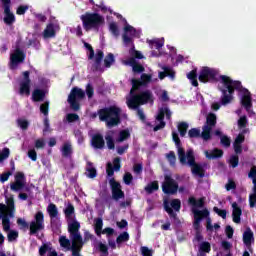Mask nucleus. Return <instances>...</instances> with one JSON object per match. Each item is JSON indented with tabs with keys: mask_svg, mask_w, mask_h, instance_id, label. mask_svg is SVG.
I'll return each instance as SVG.
<instances>
[{
	"mask_svg": "<svg viewBox=\"0 0 256 256\" xmlns=\"http://www.w3.org/2000/svg\"><path fill=\"white\" fill-rule=\"evenodd\" d=\"M164 209L166 211V213H168L170 219H173L174 222L177 225L181 224V220H179V217H177V213H175V211H181V200L179 199H173L170 202V206H169V202L164 201ZM174 209V211H173Z\"/></svg>",
	"mask_w": 256,
	"mask_h": 256,
	"instance_id": "8",
	"label": "nucleus"
},
{
	"mask_svg": "<svg viewBox=\"0 0 256 256\" xmlns=\"http://www.w3.org/2000/svg\"><path fill=\"white\" fill-rule=\"evenodd\" d=\"M121 110L120 107L116 105L104 107L99 109L97 112L91 114L92 119H97L99 117V121L106 124V127L111 129L112 127H117V125H121Z\"/></svg>",
	"mask_w": 256,
	"mask_h": 256,
	"instance_id": "3",
	"label": "nucleus"
},
{
	"mask_svg": "<svg viewBox=\"0 0 256 256\" xmlns=\"http://www.w3.org/2000/svg\"><path fill=\"white\" fill-rule=\"evenodd\" d=\"M109 31L114 37H119V26H117V23L111 22L109 24Z\"/></svg>",
	"mask_w": 256,
	"mask_h": 256,
	"instance_id": "48",
	"label": "nucleus"
},
{
	"mask_svg": "<svg viewBox=\"0 0 256 256\" xmlns=\"http://www.w3.org/2000/svg\"><path fill=\"white\" fill-rule=\"evenodd\" d=\"M243 215V210L237 204V202L232 203V219L234 223H241V216Z\"/></svg>",
	"mask_w": 256,
	"mask_h": 256,
	"instance_id": "20",
	"label": "nucleus"
},
{
	"mask_svg": "<svg viewBox=\"0 0 256 256\" xmlns=\"http://www.w3.org/2000/svg\"><path fill=\"white\" fill-rule=\"evenodd\" d=\"M188 137L190 139H199L201 137V129L199 128H192L188 131Z\"/></svg>",
	"mask_w": 256,
	"mask_h": 256,
	"instance_id": "44",
	"label": "nucleus"
},
{
	"mask_svg": "<svg viewBox=\"0 0 256 256\" xmlns=\"http://www.w3.org/2000/svg\"><path fill=\"white\" fill-rule=\"evenodd\" d=\"M251 241H253V231H251V228H248L244 233H243V243L247 247L251 245Z\"/></svg>",
	"mask_w": 256,
	"mask_h": 256,
	"instance_id": "32",
	"label": "nucleus"
},
{
	"mask_svg": "<svg viewBox=\"0 0 256 256\" xmlns=\"http://www.w3.org/2000/svg\"><path fill=\"white\" fill-rule=\"evenodd\" d=\"M94 231L98 237H101V232L103 231V219L96 218L94 220Z\"/></svg>",
	"mask_w": 256,
	"mask_h": 256,
	"instance_id": "33",
	"label": "nucleus"
},
{
	"mask_svg": "<svg viewBox=\"0 0 256 256\" xmlns=\"http://www.w3.org/2000/svg\"><path fill=\"white\" fill-rule=\"evenodd\" d=\"M188 204L191 205L192 213L194 215L193 227L195 231H200L201 221L209 217V210L206 208L203 209V207H205V197H201L197 200L195 197L191 196L188 198Z\"/></svg>",
	"mask_w": 256,
	"mask_h": 256,
	"instance_id": "4",
	"label": "nucleus"
},
{
	"mask_svg": "<svg viewBox=\"0 0 256 256\" xmlns=\"http://www.w3.org/2000/svg\"><path fill=\"white\" fill-rule=\"evenodd\" d=\"M219 79L221 85L224 87H218L219 91L222 92L220 99L221 105H229V103L233 101L235 91H242L243 95L241 98V105L246 109V111H251V107H253L251 92H249L247 88H243L241 81L233 80L227 75H220Z\"/></svg>",
	"mask_w": 256,
	"mask_h": 256,
	"instance_id": "1",
	"label": "nucleus"
},
{
	"mask_svg": "<svg viewBox=\"0 0 256 256\" xmlns=\"http://www.w3.org/2000/svg\"><path fill=\"white\" fill-rule=\"evenodd\" d=\"M45 95V90L38 88L34 89L32 92V101H34V103H41V101H45Z\"/></svg>",
	"mask_w": 256,
	"mask_h": 256,
	"instance_id": "22",
	"label": "nucleus"
},
{
	"mask_svg": "<svg viewBox=\"0 0 256 256\" xmlns=\"http://www.w3.org/2000/svg\"><path fill=\"white\" fill-rule=\"evenodd\" d=\"M129 241V233L123 232L116 238V243L119 245L120 243H125Z\"/></svg>",
	"mask_w": 256,
	"mask_h": 256,
	"instance_id": "51",
	"label": "nucleus"
},
{
	"mask_svg": "<svg viewBox=\"0 0 256 256\" xmlns=\"http://www.w3.org/2000/svg\"><path fill=\"white\" fill-rule=\"evenodd\" d=\"M2 7L4 9L3 22L11 27L17 21L15 14L11 11V0H2Z\"/></svg>",
	"mask_w": 256,
	"mask_h": 256,
	"instance_id": "12",
	"label": "nucleus"
},
{
	"mask_svg": "<svg viewBox=\"0 0 256 256\" xmlns=\"http://www.w3.org/2000/svg\"><path fill=\"white\" fill-rule=\"evenodd\" d=\"M64 215L67 221H73L75 217V206H73L71 203H68L67 207L64 209Z\"/></svg>",
	"mask_w": 256,
	"mask_h": 256,
	"instance_id": "27",
	"label": "nucleus"
},
{
	"mask_svg": "<svg viewBox=\"0 0 256 256\" xmlns=\"http://www.w3.org/2000/svg\"><path fill=\"white\" fill-rule=\"evenodd\" d=\"M151 79H153V76H151V74H146V73L141 74L140 79L133 78L131 80V83H132L131 93H133L134 91H139L141 87H147Z\"/></svg>",
	"mask_w": 256,
	"mask_h": 256,
	"instance_id": "14",
	"label": "nucleus"
},
{
	"mask_svg": "<svg viewBox=\"0 0 256 256\" xmlns=\"http://www.w3.org/2000/svg\"><path fill=\"white\" fill-rule=\"evenodd\" d=\"M70 99H85V91L79 87H73L68 96Z\"/></svg>",
	"mask_w": 256,
	"mask_h": 256,
	"instance_id": "23",
	"label": "nucleus"
},
{
	"mask_svg": "<svg viewBox=\"0 0 256 256\" xmlns=\"http://www.w3.org/2000/svg\"><path fill=\"white\" fill-rule=\"evenodd\" d=\"M47 213L50 217L51 225H54L55 219H59V209L57 205L50 203L47 207Z\"/></svg>",
	"mask_w": 256,
	"mask_h": 256,
	"instance_id": "21",
	"label": "nucleus"
},
{
	"mask_svg": "<svg viewBox=\"0 0 256 256\" xmlns=\"http://www.w3.org/2000/svg\"><path fill=\"white\" fill-rule=\"evenodd\" d=\"M115 63V56L109 53L104 59V67L109 68Z\"/></svg>",
	"mask_w": 256,
	"mask_h": 256,
	"instance_id": "43",
	"label": "nucleus"
},
{
	"mask_svg": "<svg viewBox=\"0 0 256 256\" xmlns=\"http://www.w3.org/2000/svg\"><path fill=\"white\" fill-rule=\"evenodd\" d=\"M115 171H121V158L116 157L113 160V164L108 162L106 164V174L108 177H113L115 175Z\"/></svg>",
	"mask_w": 256,
	"mask_h": 256,
	"instance_id": "17",
	"label": "nucleus"
},
{
	"mask_svg": "<svg viewBox=\"0 0 256 256\" xmlns=\"http://www.w3.org/2000/svg\"><path fill=\"white\" fill-rule=\"evenodd\" d=\"M165 77H171L173 79L175 77V72H172L169 67H165L164 72L159 73V79H164Z\"/></svg>",
	"mask_w": 256,
	"mask_h": 256,
	"instance_id": "46",
	"label": "nucleus"
},
{
	"mask_svg": "<svg viewBox=\"0 0 256 256\" xmlns=\"http://www.w3.org/2000/svg\"><path fill=\"white\" fill-rule=\"evenodd\" d=\"M172 141L175 143L178 159L181 165H189L193 175H197L200 179H203V177H205V170L201 164H197V162H195V152H193V149H189L185 153V149L181 143V138H179V134H177V132H172Z\"/></svg>",
	"mask_w": 256,
	"mask_h": 256,
	"instance_id": "2",
	"label": "nucleus"
},
{
	"mask_svg": "<svg viewBox=\"0 0 256 256\" xmlns=\"http://www.w3.org/2000/svg\"><path fill=\"white\" fill-rule=\"evenodd\" d=\"M86 171V175L89 179H95V177H97V169L95 167H88L86 168Z\"/></svg>",
	"mask_w": 256,
	"mask_h": 256,
	"instance_id": "55",
	"label": "nucleus"
},
{
	"mask_svg": "<svg viewBox=\"0 0 256 256\" xmlns=\"http://www.w3.org/2000/svg\"><path fill=\"white\" fill-rule=\"evenodd\" d=\"M27 54L21 48L16 47L14 53L10 55V69H17L21 63H25Z\"/></svg>",
	"mask_w": 256,
	"mask_h": 256,
	"instance_id": "11",
	"label": "nucleus"
},
{
	"mask_svg": "<svg viewBox=\"0 0 256 256\" xmlns=\"http://www.w3.org/2000/svg\"><path fill=\"white\" fill-rule=\"evenodd\" d=\"M123 181L125 185H129L130 183L133 182V175L129 172H126L123 176Z\"/></svg>",
	"mask_w": 256,
	"mask_h": 256,
	"instance_id": "64",
	"label": "nucleus"
},
{
	"mask_svg": "<svg viewBox=\"0 0 256 256\" xmlns=\"http://www.w3.org/2000/svg\"><path fill=\"white\" fill-rule=\"evenodd\" d=\"M2 225L4 231H9L11 229V220L9 219V214H2Z\"/></svg>",
	"mask_w": 256,
	"mask_h": 256,
	"instance_id": "41",
	"label": "nucleus"
},
{
	"mask_svg": "<svg viewBox=\"0 0 256 256\" xmlns=\"http://www.w3.org/2000/svg\"><path fill=\"white\" fill-rule=\"evenodd\" d=\"M187 78L191 81V84L193 85V87H199V81H197V70H191L188 74H187Z\"/></svg>",
	"mask_w": 256,
	"mask_h": 256,
	"instance_id": "38",
	"label": "nucleus"
},
{
	"mask_svg": "<svg viewBox=\"0 0 256 256\" xmlns=\"http://www.w3.org/2000/svg\"><path fill=\"white\" fill-rule=\"evenodd\" d=\"M29 11V6L28 5H20L16 9V15H25Z\"/></svg>",
	"mask_w": 256,
	"mask_h": 256,
	"instance_id": "61",
	"label": "nucleus"
},
{
	"mask_svg": "<svg viewBox=\"0 0 256 256\" xmlns=\"http://www.w3.org/2000/svg\"><path fill=\"white\" fill-rule=\"evenodd\" d=\"M213 131V128H211L210 126H206L204 125L202 127V133H200V137L204 140V141H209V139H211V132Z\"/></svg>",
	"mask_w": 256,
	"mask_h": 256,
	"instance_id": "31",
	"label": "nucleus"
},
{
	"mask_svg": "<svg viewBox=\"0 0 256 256\" xmlns=\"http://www.w3.org/2000/svg\"><path fill=\"white\" fill-rule=\"evenodd\" d=\"M83 29L89 31H99L105 25V18L96 12H86L80 16Z\"/></svg>",
	"mask_w": 256,
	"mask_h": 256,
	"instance_id": "5",
	"label": "nucleus"
},
{
	"mask_svg": "<svg viewBox=\"0 0 256 256\" xmlns=\"http://www.w3.org/2000/svg\"><path fill=\"white\" fill-rule=\"evenodd\" d=\"M105 141H106L108 149L113 151L115 149V139H113V132H108L105 135Z\"/></svg>",
	"mask_w": 256,
	"mask_h": 256,
	"instance_id": "34",
	"label": "nucleus"
},
{
	"mask_svg": "<svg viewBox=\"0 0 256 256\" xmlns=\"http://www.w3.org/2000/svg\"><path fill=\"white\" fill-rule=\"evenodd\" d=\"M59 243L64 249H69L71 247V241L67 239L66 236H61L59 238Z\"/></svg>",
	"mask_w": 256,
	"mask_h": 256,
	"instance_id": "52",
	"label": "nucleus"
},
{
	"mask_svg": "<svg viewBox=\"0 0 256 256\" xmlns=\"http://www.w3.org/2000/svg\"><path fill=\"white\" fill-rule=\"evenodd\" d=\"M6 205H0V209L7 211L9 217L13 218L15 215V199L13 198V195L10 197L6 196Z\"/></svg>",
	"mask_w": 256,
	"mask_h": 256,
	"instance_id": "18",
	"label": "nucleus"
},
{
	"mask_svg": "<svg viewBox=\"0 0 256 256\" xmlns=\"http://www.w3.org/2000/svg\"><path fill=\"white\" fill-rule=\"evenodd\" d=\"M35 221L30 222V235H37L39 231L45 229V215L38 211L34 216Z\"/></svg>",
	"mask_w": 256,
	"mask_h": 256,
	"instance_id": "10",
	"label": "nucleus"
},
{
	"mask_svg": "<svg viewBox=\"0 0 256 256\" xmlns=\"http://www.w3.org/2000/svg\"><path fill=\"white\" fill-rule=\"evenodd\" d=\"M66 121H68V123H75V121H79V115L75 113H69L66 115Z\"/></svg>",
	"mask_w": 256,
	"mask_h": 256,
	"instance_id": "60",
	"label": "nucleus"
},
{
	"mask_svg": "<svg viewBox=\"0 0 256 256\" xmlns=\"http://www.w3.org/2000/svg\"><path fill=\"white\" fill-rule=\"evenodd\" d=\"M239 129H245L247 127V116H242L238 120Z\"/></svg>",
	"mask_w": 256,
	"mask_h": 256,
	"instance_id": "63",
	"label": "nucleus"
},
{
	"mask_svg": "<svg viewBox=\"0 0 256 256\" xmlns=\"http://www.w3.org/2000/svg\"><path fill=\"white\" fill-rule=\"evenodd\" d=\"M79 229H81V224L77 220L68 224V233H70V235L79 233Z\"/></svg>",
	"mask_w": 256,
	"mask_h": 256,
	"instance_id": "35",
	"label": "nucleus"
},
{
	"mask_svg": "<svg viewBox=\"0 0 256 256\" xmlns=\"http://www.w3.org/2000/svg\"><path fill=\"white\" fill-rule=\"evenodd\" d=\"M178 132L180 133V137H185L187 135V131L189 130V123L180 122L177 125Z\"/></svg>",
	"mask_w": 256,
	"mask_h": 256,
	"instance_id": "37",
	"label": "nucleus"
},
{
	"mask_svg": "<svg viewBox=\"0 0 256 256\" xmlns=\"http://www.w3.org/2000/svg\"><path fill=\"white\" fill-rule=\"evenodd\" d=\"M166 159L168 160V163H170L171 167H175L176 163H177V156L175 155L174 151H170L167 155H166Z\"/></svg>",
	"mask_w": 256,
	"mask_h": 256,
	"instance_id": "45",
	"label": "nucleus"
},
{
	"mask_svg": "<svg viewBox=\"0 0 256 256\" xmlns=\"http://www.w3.org/2000/svg\"><path fill=\"white\" fill-rule=\"evenodd\" d=\"M103 57H105V54L102 50H97L94 60L95 69H99L101 67V62L103 61Z\"/></svg>",
	"mask_w": 256,
	"mask_h": 256,
	"instance_id": "36",
	"label": "nucleus"
},
{
	"mask_svg": "<svg viewBox=\"0 0 256 256\" xmlns=\"http://www.w3.org/2000/svg\"><path fill=\"white\" fill-rule=\"evenodd\" d=\"M198 251H201L202 253H211V243L203 241L199 244Z\"/></svg>",
	"mask_w": 256,
	"mask_h": 256,
	"instance_id": "42",
	"label": "nucleus"
},
{
	"mask_svg": "<svg viewBox=\"0 0 256 256\" xmlns=\"http://www.w3.org/2000/svg\"><path fill=\"white\" fill-rule=\"evenodd\" d=\"M91 145L94 149H105V138L99 133L94 134L91 139Z\"/></svg>",
	"mask_w": 256,
	"mask_h": 256,
	"instance_id": "19",
	"label": "nucleus"
},
{
	"mask_svg": "<svg viewBox=\"0 0 256 256\" xmlns=\"http://www.w3.org/2000/svg\"><path fill=\"white\" fill-rule=\"evenodd\" d=\"M62 157L69 158L73 155V146L71 143H64L61 149Z\"/></svg>",
	"mask_w": 256,
	"mask_h": 256,
	"instance_id": "29",
	"label": "nucleus"
},
{
	"mask_svg": "<svg viewBox=\"0 0 256 256\" xmlns=\"http://www.w3.org/2000/svg\"><path fill=\"white\" fill-rule=\"evenodd\" d=\"M24 187H25V185H23V183H21V182H16L15 181V182L10 184L11 191H15V192L21 191V189H23Z\"/></svg>",
	"mask_w": 256,
	"mask_h": 256,
	"instance_id": "54",
	"label": "nucleus"
},
{
	"mask_svg": "<svg viewBox=\"0 0 256 256\" xmlns=\"http://www.w3.org/2000/svg\"><path fill=\"white\" fill-rule=\"evenodd\" d=\"M22 75L23 81L20 82L19 93L21 95H26L27 97H29L31 95V78L29 77V75H31V72L24 71Z\"/></svg>",
	"mask_w": 256,
	"mask_h": 256,
	"instance_id": "16",
	"label": "nucleus"
},
{
	"mask_svg": "<svg viewBox=\"0 0 256 256\" xmlns=\"http://www.w3.org/2000/svg\"><path fill=\"white\" fill-rule=\"evenodd\" d=\"M219 71L217 69L204 66L199 73L198 81L200 83H215L217 81Z\"/></svg>",
	"mask_w": 256,
	"mask_h": 256,
	"instance_id": "7",
	"label": "nucleus"
},
{
	"mask_svg": "<svg viewBox=\"0 0 256 256\" xmlns=\"http://www.w3.org/2000/svg\"><path fill=\"white\" fill-rule=\"evenodd\" d=\"M213 228L217 231L219 229H221V226L217 223L214 224V226L211 224V218L208 217L206 219V229L207 231H213Z\"/></svg>",
	"mask_w": 256,
	"mask_h": 256,
	"instance_id": "49",
	"label": "nucleus"
},
{
	"mask_svg": "<svg viewBox=\"0 0 256 256\" xmlns=\"http://www.w3.org/2000/svg\"><path fill=\"white\" fill-rule=\"evenodd\" d=\"M229 164L231 165V167L233 169H235L236 167H238L239 165V156L238 155H232L229 159Z\"/></svg>",
	"mask_w": 256,
	"mask_h": 256,
	"instance_id": "57",
	"label": "nucleus"
},
{
	"mask_svg": "<svg viewBox=\"0 0 256 256\" xmlns=\"http://www.w3.org/2000/svg\"><path fill=\"white\" fill-rule=\"evenodd\" d=\"M204 125H206V127H211L213 129V127L217 125V115H215V113L210 112L206 117V123Z\"/></svg>",
	"mask_w": 256,
	"mask_h": 256,
	"instance_id": "30",
	"label": "nucleus"
},
{
	"mask_svg": "<svg viewBox=\"0 0 256 256\" xmlns=\"http://www.w3.org/2000/svg\"><path fill=\"white\" fill-rule=\"evenodd\" d=\"M162 191L165 195H176L177 191H179V183L170 175H165L164 182L162 183Z\"/></svg>",
	"mask_w": 256,
	"mask_h": 256,
	"instance_id": "9",
	"label": "nucleus"
},
{
	"mask_svg": "<svg viewBox=\"0 0 256 256\" xmlns=\"http://www.w3.org/2000/svg\"><path fill=\"white\" fill-rule=\"evenodd\" d=\"M205 156L207 159H221L223 157V150L219 148H214L212 151H205Z\"/></svg>",
	"mask_w": 256,
	"mask_h": 256,
	"instance_id": "26",
	"label": "nucleus"
},
{
	"mask_svg": "<svg viewBox=\"0 0 256 256\" xmlns=\"http://www.w3.org/2000/svg\"><path fill=\"white\" fill-rule=\"evenodd\" d=\"M144 191H146L148 195H152V193H155V191H159V181L154 180L148 183L145 186Z\"/></svg>",
	"mask_w": 256,
	"mask_h": 256,
	"instance_id": "28",
	"label": "nucleus"
},
{
	"mask_svg": "<svg viewBox=\"0 0 256 256\" xmlns=\"http://www.w3.org/2000/svg\"><path fill=\"white\" fill-rule=\"evenodd\" d=\"M165 115L166 119H171V110H169V108L167 107L160 108L158 115L156 116V121H159V124L154 126V132L161 131V129H165V125H167V123H165Z\"/></svg>",
	"mask_w": 256,
	"mask_h": 256,
	"instance_id": "13",
	"label": "nucleus"
},
{
	"mask_svg": "<svg viewBox=\"0 0 256 256\" xmlns=\"http://www.w3.org/2000/svg\"><path fill=\"white\" fill-rule=\"evenodd\" d=\"M55 35H57V32H55V25H53V23L48 24L43 31L44 39H53Z\"/></svg>",
	"mask_w": 256,
	"mask_h": 256,
	"instance_id": "24",
	"label": "nucleus"
},
{
	"mask_svg": "<svg viewBox=\"0 0 256 256\" xmlns=\"http://www.w3.org/2000/svg\"><path fill=\"white\" fill-rule=\"evenodd\" d=\"M11 154V151L9 148H3V150L0 152V163H3L5 159H9V155Z\"/></svg>",
	"mask_w": 256,
	"mask_h": 256,
	"instance_id": "53",
	"label": "nucleus"
},
{
	"mask_svg": "<svg viewBox=\"0 0 256 256\" xmlns=\"http://www.w3.org/2000/svg\"><path fill=\"white\" fill-rule=\"evenodd\" d=\"M18 127L21 128L23 131H27L29 129V121L18 119L17 120Z\"/></svg>",
	"mask_w": 256,
	"mask_h": 256,
	"instance_id": "59",
	"label": "nucleus"
},
{
	"mask_svg": "<svg viewBox=\"0 0 256 256\" xmlns=\"http://www.w3.org/2000/svg\"><path fill=\"white\" fill-rule=\"evenodd\" d=\"M128 65H130V67H132V71L134 73H143L145 71V67H143V65L137 63V60H135V58H129Z\"/></svg>",
	"mask_w": 256,
	"mask_h": 256,
	"instance_id": "25",
	"label": "nucleus"
},
{
	"mask_svg": "<svg viewBox=\"0 0 256 256\" xmlns=\"http://www.w3.org/2000/svg\"><path fill=\"white\" fill-rule=\"evenodd\" d=\"M127 107L128 109H139L140 105H147V103H153V92L151 90H145L138 94H135V91L131 93L130 97L127 98Z\"/></svg>",
	"mask_w": 256,
	"mask_h": 256,
	"instance_id": "6",
	"label": "nucleus"
},
{
	"mask_svg": "<svg viewBox=\"0 0 256 256\" xmlns=\"http://www.w3.org/2000/svg\"><path fill=\"white\" fill-rule=\"evenodd\" d=\"M86 95L88 99H93V95H95V89L93 88V85H91V83H88L86 85Z\"/></svg>",
	"mask_w": 256,
	"mask_h": 256,
	"instance_id": "56",
	"label": "nucleus"
},
{
	"mask_svg": "<svg viewBox=\"0 0 256 256\" xmlns=\"http://www.w3.org/2000/svg\"><path fill=\"white\" fill-rule=\"evenodd\" d=\"M68 103H69L71 109H73V111H79V109H81V106L79 105V103L77 102V100L75 98L68 97Z\"/></svg>",
	"mask_w": 256,
	"mask_h": 256,
	"instance_id": "50",
	"label": "nucleus"
},
{
	"mask_svg": "<svg viewBox=\"0 0 256 256\" xmlns=\"http://www.w3.org/2000/svg\"><path fill=\"white\" fill-rule=\"evenodd\" d=\"M149 43L150 45H152V47H155L157 50L161 49L164 45V42L159 39L150 40Z\"/></svg>",
	"mask_w": 256,
	"mask_h": 256,
	"instance_id": "62",
	"label": "nucleus"
},
{
	"mask_svg": "<svg viewBox=\"0 0 256 256\" xmlns=\"http://www.w3.org/2000/svg\"><path fill=\"white\" fill-rule=\"evenodd\" d=\"M40 113H43L45 117L49 115V101H46L40 105Z\"/></svg>",
	"mask_w": 256,
	"mask_h": 256,
	"instance_id": "58",
	"label": "nucleus"
},
{
	"mask_svg": "<svg viewBox=\"0 0 256 256\" xmlns=\"http://www.w3.org/2000/svg\"><path fill=\"white\" fill-rule=\"evenodd\" d=\"M109 185L112 191V198L115 201H119V199L125 198V192H123L121 183H119L115 178H111L109 180Z\"/></svg>",
	"mask_w": 256,
	"mask_h": 256,
	"instance_id": "15",
	"label": "nucleus"
},
{
	"mask_svg": "<svg viewBox=\"0 0 256 256\" xmlns=\"http://www.w3.org/2000/svg\"><path fill=\"white\" fill-rule=\"evenodd\" d=\"M129 137H131V133L129 132V130H121L116 141L117 143H123V141H127Z\"/></svg>",
	"mask_w": 256,
	"mask_h": 256,
	"instance_id": "40",
	"label": "nucleus"
},
{
	"mask_svg": "<svg viewBox=\"0 0 256 256\" xmlns=\"http://www.w3.org/2000/svg\"><path fill=\"white\" fill-rule=\"evenodd\" d=\"M14 179L16 183H22L24 186L27 183V179L25 178V173L23 172H17Z\"/></svg>",
	"mask_w": 256,
	"mask_h": 256,
	"instance_id": "47",
	"label": "nucleus"
},
{
	"mask_svg": "<svg viewBox=\"0 0 256 256\" xmlns=\"http://www.w3.org/2000/svg\"><path fill=\"white\" fill-rule=\"evenodd\" d=\"M70 237L72 239V245L74 243H76V245H77V243H79L78 247H80V249H82V247H83V237L81 236V233L76 232L74 234H70Z\"/></svg>",
	"mask_w": 256,
	"mask_h": 256,
	"instance_id": "39",
	"label": "nucleus"
}]
</instances>
